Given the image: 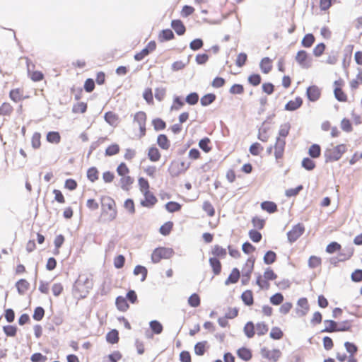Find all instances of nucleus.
Segmentation results:
<instances>
[{
  "mask_svg": "<svg viewBox=\"0 0 362 362\" xmlns=\"http://www.w3.org/2000/svg\"><path fill=\"white\" fill-rule=\"evenodd\" d=\"M100 200L102 214H107L108 216L107 220L112 221L116 218L117 215L115 200L108 196H103Z\"/></svg>",
  "mask_w": 362,
  "mask_h": 362,
  "instance_id": "1",
  "label": "nucleus"
},
{
  "mask_svg": "<svg viewBox=\"0 0 362 362\" xmlns=\"http://www.w3.org/2000/svg\"><path fill=\"white\" fill-rule=\"evenodd\" d=\"M346 151L345 144H339L333 148H327L324 151L325 162L326 163L339 160Z\"/></svg>",
  "mask_w": 362,
  "mask_h": 362,
  "instance_id": "2",
  "label": "nucleus"
},
{
  "mask_svg": "<svg viewBox=\"0 0 362 362\" xmlns=\"http://www.w3.org/2000/svg\"><path fill=\"white\" fill-rule=\"evenodd\" d=\"M174 254V250L170 247H159L156 248L151 254V261L158 263L162 259H169Z\"/></svg>",
  "mask_w": 362,
  "mask_h": 362,
  "instance_id": "3",
  "label": "nucleus"
},
{
  "mask_svg": "<svg viewBox=\"0 0 362 362\" xmlns=\"http://www.w3.org/2000/svg\"><path fill=\"white\" fill-rule=\"evenodd\" d=\"M255 259L249 257L242 269L243 278L241 283L243 285H247L250 279L251 274L254 269Z\"/></svg>",
  "mask_w": 362,
  "mask_h": 362,
  "instance_id": "4",
  "label": "nucleus"
},
{
  "mask_svg": "<svg viewBox=\"0 0 362 362\" xmlns=\"http://www.w3.org/2000/svg\"><path fill=\"white\" fill-rule=\"evenodd\" d=\"M189 166L190 163H186L185 161H182L178 164L173 161L168 168V172L172 177H177L185 173Z\"/></svg>",
  "mask_w": 362,
  "mask_h": 362,
  "instance_id": "5",
  "label": "nucleus"
},
{
  "mask_svg": "<svg viewBox=\"0 0 362 362\" xmlns=\"http://www.w3.org/2000/svg\"><path fill=\"white\" fill-rule=\"evenodd\" d=\"M305 232V226L303 223H298L293 226L292 229L287 233V238L289 243L296 242Z\"/></svg>",
  "mask_w": 362,
  "mask_h": 362,
  "instance_id": "6",
  "label": "nucleus"
},
{
  "mask_svg": "<svg viewBox=\"0 0 362 362\" xmlns=\"http://www.w3.org/2000/svg\"><path fill=\"white\" fill-rule=\"evenodd\" d=\"M296 62L303 69H308L312 65V58L305 50H300L296 57Z\"/></svg>",
  "mask_w": 362,
  "mask_h": 362,
  "instance_id": "7",
  "label": "nucleus"
},
{
  "mask_svg": "<svg viewBox=\"0 0 362 362\" xmlns=\"http://www.w3.org/2000/svg\"><path fill=\"white\" fill-rule=\"evenodd\" d=\"M261 354L263 358H267L272 362H277L281 356V352L279 349H274L270 351L266 347L261 349Z\"/></svg>",
  "mask_w": 362,
  "mask_h": 362,
  "instance_id": "8",
  "label": "nucleus"
},
{
  "mask_svg": "<svg viewBox=\"0 0 362 362\" xmlns=\"http://www.w3.org/2000/svg\"><path fill=\"white\" fill-rule=\"evenodd\" d=\"M156 48V42L154 40L150 41L147 45L139 52L134 54V58L136 61H141L146 56L149 55Z\"/></svg>",
  "mask_w": 362,
  "mask_h": 362,
  "instance_id": "9",
  "label": "nucleus"
},
{
  "mask_svg": "<svg viewBox=\"0 0 362 362\" xmlns=\"http://www.w3.org/2000/svg\"><path fill=\"white\" fill-rule=\"evenodd\" d=\"M343 83L344 81L341 79L334 82V95L339 102H346L347 100V95L341 88Z\"/></svg>",
  "mask_w": 362,
  "mask_h": 362,
  "instance_id": "10",
  "label": "nucleus"
},
{
  "mask_svg": "<svg viewBox=\"0 0 362 362\" xmlns=\"http://www.w3.org/2000/svg\"><path fill=\"white\" fill-rule=\"evenodd\" d=\"M286 146L285 139L276 137L274 147V156L276 160L282 158Z\"/></svg>",
  "mask_w": 362,
  "mask_h": 362,
  "instance_id": "11",
  "label": "nucleus"
},
{
  "mask_svg": "<svg viewBox=\"0 0 362 362\" xmlns=\"http://www.w3.org/2000/svg\"><path fill=\"white\" fill-rule=\"evenodd\" d=\"M305 94L309 101L316 102L320 98L321 90L317 86L313 85L307 88Z\"/></svg>",
  "mask_w": 362,
  "mask_h": 362,
  "instance_id": "12",
  "label": "nucleus"
},
{
  "mask_svg": "<svg viewBox=\"0 0 362 362\" xmlns=\"http://www.w3.org/2000/svg\"><path fill=\"white\" fill-rule=\"evenodd\" d=\"M143 194L144 199L141 200L140 204L144 207L152 208L158 202L156 196L150 191L145 192Z\"/></svg>",
  "mask_w": 362,
  "mask_h": 362,
  "instance_id": "13",
  "label": "nucleus"
},
{
  "mask_svg": "<svg viewBox=\"0 0 362 362\" xmlns=\"http://www.w3.org/2000/svg\"><path fill=\"white\" fill-rule=\"evenodd\" d=\"M303 99L300 96H297L294 100H289L284 106V110L286 111H295L300 108L303 105Z\"/></svg>",
  "mask_w": 362,
  "mask_h": 362,
  "instance_id": "14",
  "label": "nucleus"
},
{
  "mask_svg": "<svg viewBox=\"0 0 362 362\" xmlns=\"http://www.w3.org/2000/svg\"><path fill=\"white\" fill-rule=\"evenodd\" d=\"M170 25L177 35H183L186 32V27L180 19L173 20Z\"/></svg>",
  "mask_w": 362,
  "mask_h": 362,
  "instance_id": "15",
  "label": "nucleus"
},
{
  "mask_svg": "<svg viewBox=\"0 0 362 362\" xmlns=\"http://www.w3.org/2000/svg\"><path fill=\"white\" fill-rule=\"evenodd\" d=\"M72 291H73L74 293L78 294V296H79L78 298L83 299V298H86V296L89 293L90 289H86V288H85V285H83V284L78 285V284H77V282L75 281L73 285Z\"/></svg>",
  "mask_w": 362,
  "mask_h": 362,
  "instance_id": "16",
  "label": "nucleus"
},
{
  "mask_svg": "<svg viewBox=\"0 0 362 362\" xmlns=\"http://www.w3.org/2000/svg\"><path fill=\"white\" fill-rule=\"evenodd\" d=\"M175 38V34L171 29L162 30L158 35V40L160 42H167Z\"/></svg>",
  "mask_w": 362,
  "mask_h": 362,
  "instance_id": "17",
  "label": "nucleus"
},
{
  "mask_svg": "<svg viewBox=\"0 0 362 362\" xmlns=\"http://www.w3.org/2000/svg\"><path fill=\"white\" fill-rule=\"evenodd\" d=\"M240 276V270L235 267L232 269L227 279L225 281V285L228 286L233 284H236Z\"/></svg>",
  "mask_w": 362,
  "mask_h": 362,
  "instance_id": "18",
  "label": "nucleus"
},
{
  "mask_svg": "<svg viewBox=\"0 0 362 362\" xmlns=\"http://www.w3.org/2000/svg\"><path fill=\"white\" fill-rule=\"evenodd\" d=\"M237 356L242 360L248 361L252 358V354L250 349L243 346L237 350Z\"/></svg>",
  "mask_w": 362,
  "mask_h": 362,
  "instance_id": "19",
  "label": "nucleus"
},
{
  "mask_svg": "<svg viewBox=\"0 0 362 362\" xmlns=\"http://www.w3.org/2000/svg\"><path fill=\"white\" fill-rule=\"evenodd\" d=\"M105 121L112 127H116L119 122V117L112 111H108L104 115Z\"/></svg>",
  "mask_w": 362,
  "mask_h": 362,
  "instance_id": "20",
  "label": "nucleus"
},
{
  "mask_svg": "<svg viewBox=\"0 0 362 362\" xmlns=\"http://www.w3.org/2000/svg\"><path fill=\"white\" fill-rule=\"evenodd\" d=\"M261 209L269 214H274L278 211L277 204L272 201H264L261 203Z\"/></svg>",
  "mask_w": 362,
  "mask_h": 362,
  "instance_id": "21",
  "label": "nucleus"
},
{
  "mask_svg": "<svg viewBox=\"0 0 362 362\" xmlns=\"http://www.w3.org/2000/svg\"><path fill=\"white\" fill-rule=\"evenodd\" d=\"M156 143L163 150H168L170 146V141L164 134H160L158 136Z\"/></svg>",
  "mask_w": 362,
  "mask_h": 362,
  "instance_id": "22",
  "label": "nucleus"
},
{
  "mask_svg": "<svg viewBox=\"0 0 362 362\" xmlns=\"http://www.w3.org/2000/svg\"><path fill=\"white\" fill-rule=\"evenodd\" d=\"M209 264L212 269L214 275H218L221 272L222 265L217 257H210L209 259Z\"/></svg>",
  "mask_w": 362,
  "mask_h": 362,
  "instance_id": "23",
  "label": "nucleus"
},
{
  "mask_svg": "<svg viewBox=\"0 0 362 362\" xmlns=\"http://www.w3.org/2000/svg\"><path fill=\"white\" fill-rule=\"evenodd\" d=\"M325 324H327V326H325V327L321 330L320 332H326V333H333V332H337V328H338V322L334 321L333 320H325L324 321Z\"/></svg>",
  "mask_w": 362,
  "mask_h": 362,
  "instance_id": "24",
  "label": "nucleus"
},
{
  "mask_svg": "<svg viewBox=\"0 0 362 362\" xmlns=\"http://www.w3.org/2000/svg\"><path fill=\"white\" fill-rule=\"evenodd\" d=\"M75 281L77 282V284H78V285H81V284L85 285V288H86V289L91 290L93 288V280L85 274L79 275L78 278Z\"/></svg>",
  "mask_w": 362,
  "mask_h": 362,
  "instance_id": "25",
  "label": "nucleus"
},
{
  "mask_svg": "<svg viewBox=\"0 0 362 362\" xmlns=\"http://www.w3.org/2000/svg\"><path fill=\"white\" fill-rule=\"evenodd\" d=\"M161 154L157 147L152 146L148 148V158L152 162H157L160 160Z\"/></svg>",
  "mask_w": 362,
  "mask_h": 362,
  "instance_id": "26",
  "label": "nucleus"
},
{
  "mask_svg": "<svg viewBox=\"0 0 362 362\" xmlns=\"http://www.w3.org/2000/svg\"><path fill=\"white\" fill-rule=\"evenodd\" d=\"M259 67L262 73H269L272 69V59L268 57H264L259 63Z\"/></svg>",
  "mask_w": 362,
  "mask_h": 362,
  "instance_id": "27",
  "label": "nucleus"
},
{
  "mask_svg": "<svg viewBox=\"0 0 362 362\" xmlns=\"http://www.w3.org/2000/svg\"><path fill=\"white\" fill-rule=\"evenodd\" d=\"M115 305L117 308L122 312L127 311L129 308L127 298L121 296H119L116 298Z\"/></svg>",
  "mask_w": 362,
  "mask_h": 362,
  "instance_id": "28",
  "label": "nucleus"
},
{
  "mask_svg": "<svg viewBox=\"0 0 362 362\" xmlns=\"http://www.w3.org/2000/svg\"><path fill=\"white\" fill-rule=\"evenodd\" d=\"M16 287L20 295H24L25 291L29 288L30 284L26 279H21L16 283Z\"/></svg>",
  "mask_w": 362,
  "mask_h": 362,
  "instance_id": "29",
  "label": "nucleus"
},
{
  "mask_svg": "<svg viewBox=\"0 0 362 362\" xmlns=\"http://www.w3.org/2000/svg\"><path fill=\"white\" fill-rule=\"evenodd\" d=\"M241 300L247 306H250L254 303L253 293L251 290H246L241 294Z\"/></svg>",
  "mask_w": 362,
  "mask_h": 362,
  "instance_id": "30",
  "label": "nucleus"
},
{
  "mask_svg": "<svg viewBox=\"0 0 362 362\" xmlns=\"http://www.w3.org/2000/svg\"><path fill=\"white\" fill-rule=\"evenodd\" d=\"M354 249L352 247H345L339 251V256L341 258L342 261L349 259L354 255Z\"/></svg>",
  "mask_w": 362,
  "mask_h": 362,
  "instance_id": "31",
  "label": "nucleus"
},
{
  "mask_svg": "<svg viewBox=\"0 0 362 362\" xmlns=\"http://www.w3.org/2000/svg\"><path fill=\"white\" fill-rule=\"evenodd\" d=\"M216 99V95L214 93H206L201 98L200 103L203 107H206L213 103Z\"/></svg>",
  "mask_w": 362,
  "mask_h": 362,
  "instance_id": "32",
  "label": "nucleus"
},
{
  "mask_svg": "<svg viewBox=\"0 0 362 362\" xmlns=\"http://www.w3.org/2000/svg\"><path fill=\"white\" fill-rule=\"evenodd\" d=\"M119 332L113 329L108 332L106 334V341L111 344H115L119 341Z\"/></svg>",
  "mask_w": 362,
  "mask_h": 362,
  "instance_id": "33",
  "label": "nucleus"
},
{
  "mask_svg": "<svg viewBox=\"0 0 362 362\" xmlns=\"http://www.w3.org/2000/svg\"><path fill=\"white\" fill-rule=\"evenodd\" d=\"M149 327L153 334H160L163 332V325L158 320H151L149 322Z\"/></svg>",
  "mask_w": 362,
  "mask_h": 362,
  "instance_id": "34",
  "label": "nucleus"
},
{
  "mask_svg": "<svg viewBox=\"0 0 362 362\" xmlns=\"http://www.w3.org/2000/svg\"><path fill=\"white\" fill-rule=\"evenodd\" d=\"M308 155L310 158H317L321 155V147L319 144H313L308 149Z\"/></svg>",
  "mask_w": 362,
  "mask_h": 362,
  "instance_id": "35",
  "label": "nucleus"
},
{
  "mask_svg": "<svg viewBox=\"0 0 362 362\" xmlns=\"http://www.w3.org/2000/svg\"><path fill=\"white\" fill-rule=\"evenodd\" d=\"M301 166L308 171L314 170L316 167L315 162L310 157H305L302 160Z\"/></svg>",
  "mask_w": 362,
  "mask_h": 362,
  "instance_id": "36",
  "label": "nucleus"
},
{
  "mask_svg": "<svg viewBox=\"0 0 362 362\" xmlns=\"http://www.w3.org/2000/svg\"><path fill=\"white\" fill-rule=\"evenodd\" d=\"M211 254L214 255L213 257H221L224 258L227 252L226 250L218 245H215L211 250Z\"/></svg>",
  "mask_w": 362,
  "mask_h": 362,
  "instance_id": "37",
  "label": "nucleus"
},
{
  "mask_svg": "<svg viewBox=\"0 0 362 362\" xmlns=\"http://www.w3.org/2000/svg\"><path fill=\"white\" fill-rule=\"evenodd\" d=\"M152 125L156 132L162 131L166 128V122L159 117H156L152 120Z\"/></svg>",
  "mask_w": 362,
  "mask_h": 362,
  "instance_id": "38",
  "label": "nucleus"
},
{
  "mask_svg": "<svg viewBox=\"0 0 362 362\" xmlns=\"http://www.w3.org/2000/svg\"><path fill=\"white\" fill-rule=\"evenodd\" d=\"M134 274L137 276L139 274H141V281H144L146 279L147 275H148V270L147 269L142 265H136L133 272Z\"/></svg>",
  "mask_w": 362,
  "mask_h": 362,
  "instance_id": "39",
  "label": "nucleus"
},
{
  "mask_svg": "<svg viewBox=\"0 0 362 362\" xmlns=\"http://www.w3.org/2000/svg\"><path fill=\"white\" fill-rule=\"evenodd\" d=\"M47 141L52 144H59L61 141V136L58 132L51 131L47 134Z\"/></svg>",
  "mask_w": 362,
  "mask_h": 362,
  "instance_id": "40",
  "label": "nucleus"
},
{
  "mask_svg": "<svg viewBox=\"0 0 362 362\" xmlns=\"http://www.w3.org/2000/svg\"><path fill=\"white\" fill-rule=\"evenodd\" d=\"M165 208L168 212L174 213L179 211L182 208V205L177 202L170 201L165 204Z\"/></svg>",
  "mask_w": 362,
  "mask_h": 362,
  "instance_id": "41",
  "label": "nucleus"
},
{
  "mask_svg": "<svg viewBox=\"0 0 362 362\" xmlns=\"http://www.w3.org/2000/svg\"><path fill=\"white\" fill-rule=\"evenodd\" d=\"M211 140L208 137H204L199 141V147L205 153H209L211 151L210 146Z\"/></svg>",
  "mask_w": 362,
  "mask_h": 362,
  "instance_id": "42",
  "label": "nucleus"
},
{
  "mask_svg": "<svg viewBox=\"0 0 362 362\" xmlns=\"http://www.w3.org/2000/svg\"><path fill=\"white\" fill-rule=\"evenodd\" d=\"M315 40V38L313 34L308 33L303 37L301 41V45L303 47L309 48L313 45Z\"/></svg>",
  "mask_w": 362,
  "mask_h": 362,
  "instance_id": "43",
  "label": "nucleus"
},
{
  "mask_svg": "<svg viewBox=\"0 0 362 362\" xmlns=\"http://www.w3.org/2000/svg\"><path fill=\"white\" fill-rule=\"evenodd\" d=\"M99 171L96 167H90L87 170V178L91 182H94L98 180Z\"/></svg>",
  "mask_w": 362,
  "mask_h": 362,
  "instance_id": "44",
  "label": "nucleus"
},
{
  "mask_svg": "<svg viewBox=\"0 0 362 362\" xmlns=\"http://www.w3.org/2000/svg\"><path fill=\"white\" fill-rule=\"evenodd\" d=\"M276 260V254L272 250H268L264 257L263 261L265 264H272Z\"/></svg>",
  "mask_w": 362,
  "mask_h": 362,
  "instance_id": "45",
  "label": "nucleus"
},
{
  "mask_svg": "<svg viewBox=\"0 0 362 362\" xmlns=\"http://www.w3.org/2000/svg\"><path fill=\"white\" fill-rule=\"evenodd\" d=\"M134 182V178L129 175H124L120 179L121 188L124 191L129 190V186Z\"/></svg>",
  "mask_w": 362,
  "mask_h": 362,
  "instance_id": "46",
  "label": "nucleus"
},
{
  "mask_svg": "<svg viewBox=\"0 0 362 362\" xmlns=\"http://www.w3.org/2000/svg\"><path fill=\"white\" fill-rule=\"evenodd\" d=\"M244 332L247 338H252L255 334V325L252 321L247 322L244 327Z\"/></svg>",
  "mask_w": 362,
  "mask_h": 362,
  "instance_id": "47",
  "label": "nucleus"
},
{
  "mask_svg": "<svg viewBox=\"0 0 362 362\" xmlns=\"http://www.w3.org/2000/svg\"><path fill=\"white\" fill-rule=\"evenodd\" d=\"M206 341H199L194 345V353L197 356H203L206 352Z\"/></svg>",
  "mask_w": 362,
  "mask_h": 362,
  "instance_id": "48",
  "label": "nucleus"
},
{
  "mask_svg": "<svg viewBox=\"0 0 362 362\" xmlns=\"http://www.w3.org/2000/svg\"><path fill=\"white\" fill-rule=\"evenodd\" d=\"M119 150L120 148L117 144H112L106 148L105 155L106 156H112L119 153Z\"/></svg>",
  "mask_w": 362,
  "mask_h": 362,
  "instance_id": "49",
  "label": "nucleus"
},
{
  "mask_svg": "<svg viewBox=\"0 0 362 362\" xmlns=\"http://www.w3.org/2000/svg\"><path fill=\"white\" fill-rule=\"evenodd\" d=\"M134 122H136L139 126L146 124V114L143 111L137 112L134 116Z\"/></svg>",
  "mask_w": 362,
  "mask_h": 362,
  "instance_id": "50",
  "label": "nucleus"
},
{
  "mask_svg": "<svg viewBox=\"0 0 362 362\" xmlns=\"http://www.w3.org/2000/svg\"><path fill=\"white\" fill-rule=\"evenodd\" d=\"M351 322L352 320H346L341 322L340 323H338V328L337 329V332L351 331Z\"/></svg>",
  "mask_w": 362,
  "mask_h": 362,
  "instance_id": "51",
  "label": "nucleus"
},
{
  "mask_svg": "<svg viewBox=\"0 0 362 362\" xmlns=\"http://www.w3.org/2000/svg\"><path fill=\"white\" fill-rule=\"evenodd\" d=\"M122 354L119 351H115L104 358L103 362H117L122 358Z\"/></svg>",
  "mask_w": 362,
  "mask_h": 362,
  "instance_id": "52",
  "label": "nucleus"
},
{
  "mask_svg": "<svg viewBox=\"0 0 362 362\" xmlns=\"http://www.w3.org/2000/svg\"><path fill=\"white\" fill-rule=\"evenodd\" d=\"M188 304L192 308H197L200 305L201 299L199 296L194 293L188 298Z\"/></svg>",
  "mask_w": 362,
  "mask_h": 362,
  "instance_id": "53",
  "label": "nucleus"
},
{
  "mask_svg": "<svg viewBox=\"0 0 362 362\" xmlns=\"http://www.w3.org/2000/svg\"><path fill=\"white\" fill-rule=\"evenodd\" d=\"M173 227V223L172 221H167L163 224L159 229V232L164 236L168 235Z\"/></svg>",
  "mask_w": 362,
  "mask_h": 362,
  "instance_id": "54",
  "label": "nucleus"
},
{
  "mask_svg": "<svg viewBox=\"0 0 362 362\" xmlns=\"http://www.w3.org/2000/svg\"><path fill=\"white\" fill-rule=\"evenodd\" d=\"M291 129V124L289 122L284 123L280 126L279 130V136L277 137H280L282 139H285L289 134V131Z\"/></svg>",
  "mask_w": 362,
  "mask_h": 362,
  "instance_id": "55",
  "label": "nucleus"
},
{
  "mask_svg": "<svg viewBox=\"0 0 362 362\" xmlns=\"http://www.w3.org/2000/svg\"><path fill=\"white\" fill-rule=\"evenodd\" d=\"M87 103L80 102L74 104L72 107V112L74 113H85L87 110Z\"/></svg>",
  "mask_w": 362,
  "mask_h": 362,
  "instance_id": "56",
  "label": "nucleus"
},
{
  "mask_svg": "<svg viewBox=\"0 0 362 362\" xmlns=\"http://www.w3.org/2000/svg\"><path fill=\"white\" fill-rule=\"evenodd\" d=\"M341 249V245L335 241L331 242L326 247V252L329 254H333L336 252L340 251Z\"/></svg>",
  "mask_w": 362,
  "mask_h": 362,
  "instance_id": "57",
  "label": "nucleus"
},
{
  "mask_svg": "<svg viewBox=\"0 0 362 362\" xmlns=\"http://www.w3.org/2000/svg\"><path fill=\"white\" fill-rule=\"evenodd\" d=\"M3 331L7 337H13L17 334L18 327L16 325H5Z\"/></svg>",
  "mask_w": 362,
  "mask_h": 362,
  "instance_id": "58",
  "label": "nucleus"
},
{
  "mask_svg": "<svg viewBox=\"0 0 362 362\" xmlns=\"http://www.w3.org/2000/svg\"><path fill=\"white\" fill-rule=\"evenodd\" d=\"M284 336V332L278 327H274L272 328L269 337L274 340H279Z\"/></svg>",
  "mask_w": 362,
  "mask_h": 362,
  "instance_id": "59",
  "label": "nucleus"
},
{
  "mask_svg": "<svg viewBox=\"0 0 362 362\" xmlns=\"http://www.w3.org/2000/svg\"><path fill=\"white\" fill-rule=\"evenodd\" d=\"M247 81L250 85L257 86L261 83L262 77L259 74H252L248 76Z\"/></svg>",
  "mask_w": 362,
  "mask_h": 362,
  "instance_id": "60",
  "label": "nucleus"
},
{
  "mask_svg": "<svg viewBox=\"0 0 362 362\" xmlns=\"http://www.w3.org/2000/svg\"><path fill=\"white\" fill-rule=\"evenodd\" d=\"M199 101V94L197 92H192L185 98V102L189 105H194Z\"/></svg>",
  "mask_w": 362,
  "mask_h": 362,
  "instance_id": "61",
  "label": "nucleus"
},
{
  "mask_svg": "<svg viewBox=\"0 0 362 362\" xmlns=\"http://www.w3.org/2000/svg\"><path fill=\"white\" fill-rule=\"evenodd\" d=\"M248 235L251 240L256 243H259L262 238L261 233L256 229L250 230Z\"/></svg>",
  "mask_w": 362,
  "mask_h": 362,
  "instance_id": "62",
  "label": "nucleus"
},
{
  "mask_svg": "<svg viewBox=\"0 0 362 362\" xmlns=\"http://www.w3.org/2000/svg\"><path fill=\"white\" fill-rule=\"evenodd\" d=\"M284 296L281 293H276L275 294L272 295L270 298V303L274 305H279L282 303L284 301Z\"/></svg>",
  "mask_w": 362,
  "mask_h": 362,
  "instance_id": "63",
  "label": "nucleus"
},
{
  "mask_svg": "<svg viewBox=\"0 0 362 362\" xmlns=\"http://www.w3.org/2000/svg\"><path fill=\"white\" fill-rule=\"evenodd\" d=\"M203 210L207 214V215L210 217H212L215 215V209L211 203L209 201H205L203 203L202 206Z\"/></svg>",
  "mask_w": 362,
  "mask_h": 362,
  "instance_id": "64",
  "label": "nucleus"
}]
</instances>
